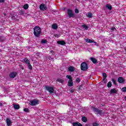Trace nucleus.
Segmentation results:
<instances>
[{
	"mask_svg": "<svg viewBox=\"0 0 126 126\" xmlns=\"http://www.w3.org/2000/svg\"><path fill=\"white\" fill-rule=\"evenodd\" d=\"M87 43H94V44H97V42L93 40L87 38L85 39Z\"/></svg>",
	"mask_w": 126,
	"mask_h": 126,
	"instance_id": "nucleus-11",
	"label": "nucleus"
},
{
	"mask_svg": "<svg viewBox=\"0 0 126 126\" xmlns=\"http://www.w3.org/2000/svg\"><path fill=\"white\" fill-rule=\"evenodd\" d=\"M102 75H103V77L107 78V74L106 73H103Z\"/></svg>",
	"mask_w": 126,
	"mask_h": 126,
	"instance_id": "nucleus-37",
	"label": "nucleus"
},
{
	"mask_svg": "<svg viewBox=\"0 0 126 126\" xmlns=\"http://www.w3.org/2000/svg\"><path fill=\"white\" fill-rule=\"evenodd\" d=\"M39 8L40 10H42V11L47 10V6L45 5V4H41L39 6Z\"/></svg>",
	"mask_w": 126,
	"mask_h": 126,
	"instance_id": "nucleus-7",
	"label": "nucleus"
},
{
	"mask_svg": "<svg viewBox=\"0 0 126 126\" xmlns=\"http://www.w3.org/2000/svg\"><path fill=\"white\" fill-rule=\"evenodd\" d=\"M50 53H51V54H54V51L53 50L50 51Z\"/></svg>",
	"mask_w": 126,
	"mask_h": 126,
	"instance_id": "nucleus-47",
	"label": "nucleus"
},
{
	"mask_svg": "<svg viewBox=\"0 0 126 126\" xmlns=\"http://www.w3.org/2000/svg\"><path fill=\"white\" fill-rule=\"evenodd\" d=\"M28 7H29V5H28V4H26L23 6V8L24 9H28Z\"/></svg>",
	"mask_w": 126,
	"mask_h": 126,
	"instance_id": "nucleus-25",
	"label": "nucleus"
},
{
	"mask_svg": "<svg viewBox=\"0 0 126 126\" xmlns=\"http://www.w3.org/2000/svg\"><path fill=\"white\" fill-rule=\"evenodd\" d=\"M66 78H68V79H69V80H72V77H71V75H67L66 76Z\"/></svg>",
	"mask_w": 126,
	"mask_h": 126,
	"instance_id": "nucleus-27",
	"label": "nucleus"
},
{
	"mask_svg": "<svg viewBox=\"0 0 126 126\" xmlns=\"http://www.w3.org/2000/svg\"><path fill=\"white\" fill-rule=\"evenodd\" d=\"M19 13L20 15H22V14H24V13H25V12L23 10H22L19 12Z\"/></svg>",
	"mask_w": 126,
	"mask_h": 126,
	"instance_id": "nucleus-31",
	"label": "nucleus"
},
{
	"mask_svg": "<svg viewBox=\"0 0 126 126\" xmlns=\"http://www.w3.org/2000/svg\"><path fill=\"white\" fill-rule=\"evenodd\" d=\"M86 16H87V17H89V18H92V17H93V14H92V13H88L86 14Z\"/></svg>",
	"mask_w": 126,
	"mask_h": 126,
	"instance_id": "nucleus-18",
	"label": "nucleus"
},
{
	"mask_svg": "<svg viewBox=\"0 0 126 126\" xmlns=\"http://www.w3.org/2000/svg\"><path fill=\"white\" fill-rule=\"evenodd\" d=\"M57 35H58V34H55V37H57Z\"/></svg>",
	"mask_w": 126,
	"mask_h": 126,
	"instance_id": "nucleus-50",
	"label": "nucleus"
},
{
	"mask_svg": "<svg viewBox=\"0 0 126 126\" xmlns=\"http://www.w3.org/2000/svg\"><path fill=\"white\" fill-rule=\"evenodd\" d=\"M82 27L84 28L85 30H87L88 28H89L88 26H86V25H83Z\"/></svg>",
	"mask_w": 126,
	"mask_h": 126,
	"instance_id": "nucleus-30",
	"label": "nucleus"
},
{
	"mask_svg": "<svg viewBox=\"0 0 126 126\" xmlns=\"http://www.w3.org/2000/svg\"><path fill=\"white\" fill-rule=\"evenodd\" d=\"M93 126H99V124H98L96 123H94V124H93Z\"/></svg>",
	"mask_w": 126,
	"mask_h": 126,
	"instance_id": "nucleus-39",
	"label": "nucleus"
},
{
	"mask_svg": "<svg viewBox=\"0 0 126 126\" xmlns=\"http://www.w3.org/2000/svg\"><path fill=\"white\" fill-rule=\"evenodd\" d=\"M40 54H41V53H37L36 54V56L37 57H40Z\"/></svg>",
	"mask_w": 126,
	"mask_h": 126,
	"instance_id": "nucleus-41",
	"label": "nucleus"
},
{
	"mask_svg": "<svg viewBox=\"0 0 126 126\" xmlns=\"http://www.w3.org/2000/svg\"><path fill=\"white\" fill-rule=\"evenodd\" d=\"M76 82H77V83H79V82H80V79H79V78H77L76 79Z\"/></svg>",
	"mask_w": 126,
	"mask_h": 126,
	"instance_id": "nucleus-35",
	"label": "nucleus"
},
{
	"mask_svg": "<svg viewBox=\"0 0 126 126\" xmlns=\"http://www.w3.org/2000/svg\"><path fill=\"white\" fill-rule=\"evenodd\" d=\"M41 42L42 44H46V43H47V41L46 39H42Z\"/></svg>",
	"mask_w": 126,
	"mask_h": 126,
	"instance_id": "nucleus-32",
	"label": "nucleus"
},
{
	"mask_svg": "<svg viewBox=\"0 0 126 126\" xmlns=\"http://www.w3.org/2000/svg\"><path fill=\"white\" fill-rule=\"evenodd\" d=\"M110 93L111 94H115L117 93V90L116 89H112L110 90Z\"/></svg>",
	"mask_w": 126,
	"mask_h": 126,
	"instance_id": "nucleus-17",
	"label": "nucleus"
},
{
	"mask_svg": "<svg viewBox=\"0 0 126 126\" xmlns=\"http://www.w3.org/2000/svg\"><path fill=\"white\" fill-rule=\"evenodd\" d=\"M107 87L108 88H111V87H112V82H109L107 83Z\"/></svg>",
	"mask_w": 126,
	"mask_h": 126,
	"instance_id": "nucleus-29",
	"label": "nucleus"
},
{
	"mask_svg": "<svg viewBox=\"0 0 126 126\" xmlns=\"http://www.w3.org/2000/svg\"><path fill=\"white\" fill-rule=\"evenodd\" d=\"M48 59H49L50 61H52V60H53V59L52 58V57H50V56H49V57H48Z\"/></svg>",
	"mask_w": 126,
	"mask_h": 126,
	"instance_id": "nucleus-43",
	"label": "nucleus"
},
{
	"mask_svg": "<svg viewBox=\"0 0 126 126\" xmlns=\"http://www.w3.org/2000/svg\"><path fill=\"white\" fill-rule=\"evenodd\" d=\"M57 81L60 82V83H63L64 80H63V79L59 78L57 80Z\"/></svg>",
	"mask_w": 126,
	"mask_h": 126,
	"instance_id": "nucleus-22",
	"label": "nucleus"
},
{
	"mask_svg": "<svg viewBox=\"0 0 126 126\" xmlns=\"http://www.w3.org/2000/svg\"><path fill=\"white\" fill-rule=\"evenodd\" d=\"M123 92H126V87H123L122 88Z\"/></svg>",
	"mask_w": 126,
	"mask_h": 126,
	"instance_id": "nucleus-36",
	"label": "nucleus"
},
{
	"mask_svg": "<svg viewBox=\"0 0 126 126\" xmlns=\"http://www.w3.org/2000/svg\"><path fill=\"white\" fill-rule=\"evenodd\" d=\"M111 30L112 31H114V30H116V28L115 27L111 28Z\"/></svg>",
	"mask_w": 126,
	"mask_h": 126,
	"instance_id": "nucleus-42",
	"label": "nucleus"
},
{
	"mask_svg": "<svg viewBox=\"0 0 126 126\" xmlns=\"http://www.w3.org/2000/svg\"><path fill=\"white\" fill-rule=\"evenodd\" d=\"M24 112H26V113H29V112L30 111V110H29L28 108H25L24 109Z\"/></svg>",
	"mask_w": 126,
	"mask_h": 126,
	"instance_id": "nucleus-33",
	"label": "nucleus"
},
{
	"mask_svg": "<svg viewBox=\"0 0 126 126\" xmlns=\"http://www.w3.org/2000/svg\"><path fill=\"white\" fill-rule=\"evenodd\" d=\"M57 35H58V34H55V37H57Z\"/></svg>",
	"mask_w": 126,
	"mask_h": 126,
	"instance_id": "nucleus-49",
	"label": "nucleus"
},
{
	"mask_svg": "<svg viewBox=\"0 0 126 126\" xmlns=\"http://www.w3.org/2000/svg\"><path fill=\"white\" fill-rule=\"evenodd\" d=\"M57 44H59V45H62V46H63V45H65V41L63 40H59L57 41Z\"/></svg>",
	"mask_w": 126,
	"mask_h": 126,
	"instance_id": "nucleus-14",
	"label": "nucleus"
},
{
	"mask_svg": "<svg viewBox=\"0 0 126 126\" xmlns=\"http://www.w3.org/2000/svg\"><path fill=\"white\" fill-rule=\"evenodd\" d=\"M68 86H69L70 87L73 86V82L72 81V80H69L68 82Z\"/></svg>",
	"mask_w": 126,
	"mask_h": 126,
	"instance_id": "nucleus-15",
	"label": "nucleus"
},
{
	"mask_svg": "<svg viewBox=\"0 0 126 126\" xmlns=\"http://www.w3.org/2000/svg\"><path fill=\"white\" fill-rule=\"evenodd\" d=\"M16 75H17V73L16 72H12L9 74V77L10 78H14Z\"/></svg>",
	"mask_w": 126,
	"mask_h": 126,
	"instance_id": "nucleus-9",
	"label": "nucleus"
},
{
	"mask_svg": "<svg viewBox=\"0 0 126 126\" xmlns=\"http://www.w3.org/2000/svg\"><path fill=\"white\" fill-rule=\"evenodd\" d=\"M5 40V37L4 36H0V42H4Z\"/></svg>",
	"mask_w": 126,
	"mask_h": 126,
	"instance_id": "nucleus-23",
	"label": "nucleus"
},
{
	"mask_svg": "<svg viewBox=\"0 0 126 126\" xmlns=\"http://www.w3.org/2000/svg\"><path fill=\"white\" fill-rule=\"evenodd\" d=\"M45 88H46V90H47V91H48L49 93H51V94H52V93H54V88L52 87L46 86Z\"/></svg>",
	"mask_w": 126,
	"mask_h": 126,
	"instance_id": "nucleus-6",
	"label": "nucleus"
},
{
	"mask_svg": "<svg viewBox=\"0 0 126 126\" xmlns=\"http://www.w3.org/2000/svg\"><path fill=\"white\" fill-rule=\"evenodd\" d=\"M106 7L109 10H112V6L111 5H109L108 4H106Z\"/></svg>",
	"mask_w": 126,
	"mask_h": 126,
	"instance_id": "nucleus-24",
	"label": "nucleus"
},
{
	"mask_svg": "<svg viewBox=\"0 0 126 126\" xmlns=\"http://www.w3.org/2000/svg\"><path fill=\"white\" fill-rule=\"evenodd\" d=\"M22 69L23 70V69H24V67H22Z\"/></svg>",
	"mask_w": 126,
	"mask_h": 126,
	"instance_id": "nucleus-48",
	"label": "nucleus"
},
{
	"mask_svg": "<svg viewBox=\"0 0 126 126\" xmlns=\"http://www.w3.org/2000/svg\"><path fill=\"white\" fill-rule=\"evenodd\" d=\"M81 69L84 71H86V70L88 69V65L86 62H83L81 64Z\"/></svg>",
	"mask_w": 126,
	"mask_h": 126,
	"instance_id": "nucleus-3",
	"label": "nucleus"
},
{
	"mask_svg": "<svg viewBox=\"0 0 126 126\" xmlns=\"http://www.w3.org/2000/svg\"><path fill=\"white\" fill-rule=\"evenodd\" d=\"M53 29H55V30L58 29V26L56 24L52 25Z\"/></svg>",
	"mask_w": 126,
	"mask_h": 126,
	"instance_id": "nucleus-26",
	"label": "nucleus"
},
{
	"mask_svg": "<svg viewBox=\"0 0 126 126\" xmlns=\"http://www.w3.org/2000/svg\"><path fill=\"white\" fill-rule=\"evenodd\" d=\"M112 81L114 84H115V85H117V82H116V80H115V79H112Z\"/></svg>",
	"mask_w": 126,
	"mask_h": 126,
	"instance_id": "nucleus-34",
	"label": "nucleus"
},
{
	"mask_svg": "<svg viewBox=\"0 0 126 126\" xmlns=\"http://www.w3.org/2000/svg\"><path fill=\"white\" fill-rule=\"evenodd\" d=\"M33 34L35 37H39L41 34V28L38 26L35 27L33 28Z\"/></svg>",
	"mask_w": 126,
	"mask_h": 126,
	"instance_id": "nucleus-1",
	"label": "nucleus"
},
{
	"mask_svg": "<svg viewBox=\"0 0 126 126\" xmlns=\"http://www.w3.org/2000/svg\"><path fill=\"white\" fill-rule=\"evenodd\" d=\"M3 106V104H2V103H0V107H2Z\"/></svg>",
	"mask_w": 126,
	"mask_h": 126,
	"instance_id": "nucleus-46",
	"label": "nucleus"
},
{
	"mask_svg": "<svg viewBox=\"0 0 126 126\" xmlns=\"http://www.w3.org/2000/svg\"><path fill=\"white\" fill-rule=\"evenodd\" d=\"M91 61H92V62L93 63H97V60H96V59H95L94 58H90Z\"/></svg>",
	"mask_w": 126,
	"mask_h": 126,
	"instance_id": "nucleus-19",
	"label": "nucleus"
},
{
	"mask_svg": "<svg viewBox=\"0 0 126 126\" xmlns=\"http://www.w3.org/2000/svg\"><path fill=\"white\" fill-rule=\"evenodd\" d=\"M75 13H79V11L77 9H75Z\"/></svg>",
	"mask_w": 126,
	"mask_h": 126,
	"instance_id": "nucleus-38",
	"label": "nucleus"
},
{
	"mask_svg": "<svg viewBox=\"0 0 126 126\" xmlns=\"http://www.w3.org/2000/svg\"><path fill=\"white\" fill-rule=\"evenodd\" d=\"M23 62L24 63H26L27 64H29V63H30V61L27 58H25L23 60Z\"/></svg>",
	"mask_w": 126,
	"mask_h": 126,
	"instance_id": "nucleus-13",
	"label": "nucleus"
},
{
	"mask_svg": "<svg viewBox=\"0 0 126 126\" xmlns=\"http://www.w3.org/2000/svg\"><path fill=\"white\" fill-rule=\"evenodd\" d=\"M82 121L84 123H87V118L85 116H84L82 118Z\"/></svg>",
	"mask_w": 126,
	"mask_h": 126,
	"instance_id": "nucleus-21",
	"label": "nucleus"
},
{
	"mask_svg": "<svg viewBox=\"0 0 126 126\" xmlns=\"http://www.w3.org/2000/svg\"><path fill=\"white\" fill-rule=\"evenodd\" d=\"M75 70V68L73 66H70L68 67V71L69 72H73Z\"/></svg>",
	"mask_w": 126,
	"mask_h": 126,
	"instance_id": "nucleus-8",
	"label": "nucleus"
},
{
	"mask_svg": "<svg viewBox=\"0 0 126 126\" xmlns=\"http://www.w3.org/2000/svg\"><path fill=\"white\" fill-rule=\"evenodd\" d=\"M70 92H71V93H73V92H74V90L71 89V90H70Z\"/></svg>",
	"mask_w": 126,
	"mask_h": 126,
	"instance_id": "nucleus-44",
	"label": "nucleus"
},
{
	"mask_svg": "<svg viewBox=\"0 0 126 126\" xmlns=\"http://www.w3.org/2000/svg\"><path fill=\"white\" fill-rule=\"evenodd\" d=\"M4 1V0H0V2H1V3H2V2H3Z\"/></svg>",
	"mask_w": 126,
	"mask_h": 126,
	"instance_id": "nucleus-45",
	"label": "nucleus"
},
{
	"mask_svg": "<svg viewBox=\"0 0 126 126\" xmlns=\"http://www.w3.org/2000/svg\"><path fill=\"white\" fill-rule=\"evenodd\" d=\"M72 125L73 126H82V124L79 122H74L72 123Z\"/></svg>",
	"mask_w": 126,
	"mask_h": 126,
	"instance_id": "nucleus-16",
	"label": "nucleus"
},
{
	"mask_svg": "<svg viewBox=\"0 0 126 126\" xmlns=\"http://www.w3.org/2000/svg\"><path fill=\"white\" fill-rule=\"evenodd\" d=\"M7 126H11V124H12V122H11V121H10V119L9 118H7L6 120Z\"/></svg>",
	"mask_w": 126,
	"mask_h": 126,
	"instance_id": "nucleus-12",
	"label": "nucleus"
},
{
	"mask_svg": "<svg viewBox=\"0 0 126 126\" xmlns=\"http://www.w3.org/2000/svg\"><path fill=\"white\" fill-rule=\"evenodd\" d=\"M91 109L93 110L96 115H100V116L103 115V111L95 107V106H92Z\"/></svg>",
	"mask_w": 126,
	"mask_h": 126,
	"instance_id": "nucleus-2",
	"label": "nucleus"
},
{
	"mask_svg": "<svg viewBox=\"0 0 126 126\" xmlns=\"http://www.w3.org/2000/svg\"><path fill=\"white\" fill-rule=\"evenodd\" d=\"M14 108L15 110H19V109L20 108V106H19V105H17V104H14L13 105Z\"/></svg>",
	"mask_w": 126,
	"mask_h": 126,
	"instance_id": "nucleus-20",
	"label": "nucleus"
},
{
	"mask_svg": "<svg viewBox=\"0 0 126 126\" xmlns=\"http://www.w3.org/2000/svg\"><path fill=\"white\" fill-rule=\"evenodd\" d=\"M67 14L69 18H71V17L73 18L74 17V12L72 9H67Z\"/></svg>",
	"mask_w": 126,
	"mask_h": 126,
	"instance_id": "nucleus-4",
	"label": "nucleus"
},
{
	"mask_svg": "<svg viewBox=\"0 0 126 126\" xmlns=\"http://www.w3.org/2000/svg\"><path fill=\"white\" fill-rule=\"evenodd\" d=\"M28 65V67L29 68V69H30L31 70H32V65H31V64L30 63H29V64H27Z\"/></svg>",
	"mask_w": 126,
	"mask_h": 126,
	"instance_id": "nucleus-28",
	"label": "nucleus"
},
{
	"mask_svg": "<svg viewBox=\"0 0 126 126\" xmlns=\"http://www.w3.org/2000/svg\"><path fill=\"white\" fill-rule=\"evenodd\" d=\"M106 78H106V77H103V79H102V80H103V81H104V83H106Z\"/></svg>",
	"mask_w": 126,
	"mask_h": 126,
	"instance_id": "nucleus-40",
	"label": "nucleus"
},
{
	"mask_svg": "<svg viewBox=\"0 0 126 126\" xmlns=\"http://www.w3.org/2000/svg\"><path fill=\"white\" fill-rule=\"evenodd\" d=\"M39 104V100L38 99H33L30 102V105L31 106H36V105Z\"/></svg>",
	"mask_w": 126,
	"mask_h": 126,
	"instance_id": "nucleus-5",
	"label": "nucleus"
},
{
	"mask_svg": "<svg viewBox=\"0 0 126 126\" xmlns=\"http://www.w3.org/2000/svg\"><path fill=\"white\" fill-rule=\"evenodd\" d=\"M118 82H119V83H124V82H125V79H124L123 77H119L118 78Z\"/></svg>",
	"mask_w": 126,
	"mask_h": 126,
	"instance_id": "nucleus-10",
	"label": "nucleus"
}]
</instances>
